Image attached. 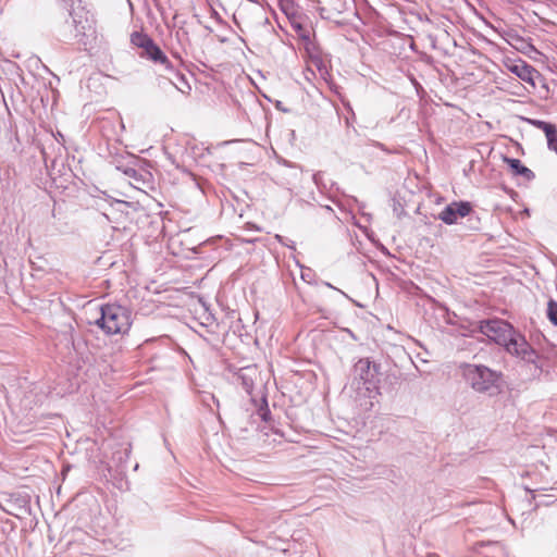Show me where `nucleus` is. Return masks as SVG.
<instances>
[{
    "mask_svg": "<svg viewBox=\"0 0 557 557\" xmlns=\"http://www.w3.org/2000/svg\"><path fill=\"white\" fill-rule=\"evenodd\" d=\"M476 330L490 342L504 347L509 355L541 368L537 364L540 358L537 351L529 344L525 336L508 321L499 318L481 320L478 322Z\"/></svg>",
    "mask_w": 557,
    "mask_h": 557,
    "instance_id": "f257e3e1",
    "label": "nucleus"
},
{
    "mask_svg": "<svg viewBox=\"0 0 557 557\" xmlns=\"http://www.w3.org/2000/svg\"><path fill=\"white\" fill-rule=\"evenodd\" d=\"M460 369L465 382L475 393L494 397L503 392L504 375L502 372L475 363H463Z\"/></svg>",
    "mask_w": 557,
    "mask_h": 557,
    "instance_id": "f03ea898",
    "label": "nucleus"
},
{
    "mask_svg": "<svg viewBox=\"0 0 557 557\" xmlns=\"http://www.w3.org/2000/svg\"><path fill=\"white\" fill-rule=\"evenodd\" d=\"M381 377V363L360 358L352 366L350 386L360 396L375 398L380 395Z\"/></svg>",
    "mask_w": 557,
    "mask_h": 557,
    "instance_id": "7ed1b4c3",
    "label": "nucleus"
},
{
    "mask_svg": "<svg viewBox=\"0 0 557 557\" xmlns=\"http://www.w3.org/2000/svg\"><path fill=\"white\" fill-rule=\"evenodd\" d=\"M95 324L107 335L125 334L132 325V311L119 304H104Z\"/></svg>",
    "mask_w": 557,
    "mask_h": 557,
    "instance_id": "20e7f679",
    "label": "nucleus"
},
{
    "mask_svg": "<svg viewBox=\"0 0 557 557\" xmlns=\"http://www.w3.org/2000/svg\"><path fill=\"white\" fill-rule=\"evenodd\" d=\"M70 15L72 20L65 22L62 37L64 41H74L86 48L95 39L96 30L92 22L88 17L83 18L72 12Z\"/></svg>",
    "mask_w": 557,
    "mask_h": 557,
    "instance_id": "39448f33",
    "label": "nucleus"
},
{
    "mask_svg": "<svg viewBox=\"0 0 557 557\" xmlns=\"http://www.w3.org/2000/svg\"><path fill=\"white\" fill-rule=\"evenodd\" d=\"M131 44L139 49L140 58L147 59L156 64L164 67V71H173V64L162 51V49L154 42V40L144 32H134L131 34Z\"/></svg>",
    "mask_w": 557,
    "mask_h": 557,
    "instance_id": "423d86ee",
    "label": "nucleus"
},
{
    "mask_svg": "<svg viewBox=\"0 0 557 557\" xmlns=\"http://www.w3.org/2000/svg\"><path fill=\"white\" fill-rule=\"evenodd\" d=\"M459 218H467V227L470 231L480 230V219L474 214L471 202L469 201H454L447 205L440 213L437 219L447 225H453L458 222Z\"/></svg>",
    "mask_w": 557,
    "mask_h": 557,
    "instance_id": "0eeeda50",
    "label": "nucleus"
},
{
    "mask_svg": "<svg viewBox=\"0 0 557 557\" xmlns=\"http://www.w3.org/2000/svg\"><path fill=\"white\" fill-rule=\"evenodd\" d=\"M505 67L516 75L521 81L530 84L533 88H535V77H542L541 73L531 64L522 59L505 61Z\"/></svg>",
    "mask_w": 557,
    "mask_h": 557,
    "instance_id": "6e6552de",
    "label": "nucleus"
},
{
    "mask_svg": "<svg viewBox=\"0 0 557 557\" xmlns=\"http://www.w3.org/2000/svg\"><path fill=\"white\" fill-rule=\"evenodd\" d=\"M504 162L508 165L511 173L515 176H521L525 181L530 182L534 180L535 174L529 168H527L519 159L510 158L507 156L503 157Z\"/></svg>",
    "mask_w": 557,
    "mask_h": 557,
    "instance_id": "1a4fd4ad",
    "label": "nucleus"
},
{
    "mask_svg": "<svg viewBox=\"0 0 557 557\" xmlns=\"http://www.w3.org/2000/svg\"><path fill=\"white\" fill-rule=\"evenodd\" d=\"M255 373V369L247 367V368H240L236 373L235 377L238 383L244 387V389L248 393L253 387V377L252 374Z\"/></svg>",
    "mask_w": 557,
    "mask_h": 557,
    "instance_id": "9d476101",
    "label": "nucleus"
},
{
    "mask_svg": "<svg viewBox=\"0 0 557 557\" xmlns=\"http://www.w3.org/2000/svg\"><path fill=\"white\" fill-rule=\"evenodd\" d=\"M165 72L168 73L166 78L173 86H175L176 89H178L182 92H185V90L183 89V87L181 85L186 86L188 90L190 89V86L188 85V82H187L185 75L183 73H181L180 71L175 70L174 66H173V71H165Z\"/></svg>",
    "mask_w": 557,
    "mask_h": 557,
    "instance_id": "9b49d317",
    "label": "nucleus"
},
{
    "mask_svg": "<svg viewBox=\"0 0 557 557\" xmlns=\"http://www.w3.org/2000/svg\"><path fill=\"white\" fill-rule=\"evenodd\" d=\"M527 492L530 493V502H534V508H537L540 506H549L553 503L556 502V498H554L553 495H546V494H536L535 490H530L529 487H525Z\"/></svg>",
    "mask_w": 557,
    "mask_h": 557,
    "instance_id": "f8f14e48",
    "label": "nucleus"
},
{
    "mask_svg": "<svg viewBox=\"0 0 557 557\" xmlns=\"http://www.w3.org/2000/svg\"><path fill=\"white\" fill-rule=\"evenodd\" d=\"M547 147L557 153V126L553 125L546 133Z\"/></svg>",
    "mask_w": 557,
    "mask_h": 557,
    "instance_id": "ddd939ff",
    "label": "nucleus"
},
{
    "mask_svg": "<svg viewBox=\"0 0 557 557\" xmlns=\"http://www.w3.org/2000/svg\"><path fill=\"white\" fill-rule=\"evenodd\" d=\"M0 508L8 515L18 517V513L15 511L16 508L13 502V495L9 498H5L2 503H0Z\"/></svg>",
    "mask_w": 557,
    "mask_h": 557,
    "instance_id": "4468645a",
    "label": "nucleus"
},
{
    "mask_svg": "<svg viewBox=\"0 0 557 557\" xmlns=\"http://www.w3.org/2000/svg\"><path fill=\"white\" fill-rule=\"evenodd\" d=\"M292 27L297 33L299 38H301L302 40H306V41L310 40V30L307 27H305L302 24H300L299 22L293 21Z\"/></svg>",
    "mask_w": 557,
    "mask_h": 557,
    "instance_id": "2eb2a0df",
    "label": "nucleus"
},
{
    "mask_svg": "<svg viewBox=\"0 0 557 557\" xmlns=\"http://www.w3.org/2000/svg\"><path fill=\"white\" fill-rule=\"evenodd\" d=\"M547 318L557 326V301L550 299L547 304Z\"/></svg>",
    "mask_w": 557,
    "mask_h": 557,
    "instance_id": "dca6fc26",
    "label": "nucleus"
},
{
    "mask_svg": "<svg viewBox=\"0 0 557 557\" xmlns=\"http://www.w3.org/2000/svg\"><path fill=\"white\" fill-rule=\"evenodd\" d=\"M258 416L264 422H268L271 419V411L265 398L262 399V405L258 409Z\"/></svg>",
    "mask_w": 557,
    "mask_h": 557,
    "instance_id": "f3484780",
    "label": "nucleus"
},
{
    "mask_svg": "<svg viewBox=\"0 0 557 557\" xmlns=\"http://www.w3.org/2000/svg\"><path fill=\"white\" fill-rule=\"evenodd\" d=\"M530 123L536 128L544 132V134L554 125L553 123L545 122L542 120H531Z\"/></svg>",
    "mask_w": 557,
    "mask_h": 557,
    "instance_id": "a211bd4d",
    "label": "nucleus"
},
{
    "mask_svg": "<svg viewBox=\"0 0 557 557\" xmlns=\"http://www.w3.org/2000/svg\"><path fill=\"white\" fill-rule=\"evenodd\" d=\"M13 502L15 504V508L16 509H26V507L28 506V496H13Z\"/></svg>",
    "mask_w": 557,
    "mask_h": 557,
    "instance_id": "6ab92c4d",
    "label": "nucleus"
},
{
    "mask_svg": "<svg viewBox=\"0 0 557 557\" xmlns=\"http://www.w3.org/2000/svg\"><path fill=\"white\" fill-rule=\"evenodd\" d=\"M275 239L278 243H281L282 245L288 247L289 249L296 250V246H295V243L293 240H290V239H288V238H286V237H284L282 235H278V234L275 235Z\"/></svg>",
    "mask_w": 557,
    "mask_h": 557,
    "instance_id": "aec40b11",
    "label": "nucleus"
},
{
    "mask_svg": "<svg viewBox=\"0 0 557 557\" xmlns=\"http://www.w3.org/2000/svg\"><path fill=\"white\" fill-rule=\"evenodd\" d=\"M176 37L180 41H183V40H189L188 38V32L185 30V28L183 26H180L177 32H176Z\"/></svg>",
    "mask_w": 557,
    "mask_h": 557,
    "instance_id": "412c9836",
    "label": "nucleus"
},
{
    "mask_svg": "<svg viewBox=\"0 0 557 557\" xmlns=\"http://www.w3.org/2000/svg\"><path fill=\"white\" fill-rule=\"evenodd\" d=\"M322 177H323V173L322 172H318V173L313 174L312 178H313V182L315 183L317 186L321 185Z\"/></svg>",
    "mask_w": 557,
    "mask_h": 557,
    "instance_id": "4be33fe9",
    "label": "nucleus"
},
{
    "mask_svg": "<svg viewBox=\"0 0 557 557\" xmlns=\"http://www.w3.org/2000/svg\"><path fill=\"white\" fill-rule=\"evenodd\" d=\"M324 285H325V286H327L329 288H333V289H335V290L339 292L344 297H346V298L350 299V298H349V296H348L346 293H344L343 290H341V289H338V288L334 287L331 283H329V282H324Z\"/></svg>",
    "mask_w": 557,
    "mask_h": 557,
    "instance_id": "5701e85b",
    "label": "nucleus"
},
{
    "mask_svg": "<svg viewBox=\"0 0 557 557\" xmlns=\"http://www.w3.org/2000/svg\"><path fill=\"white\" fill-rule=\"evenodd\" d=\"M275 108L282 112H288V109L284 108L281 101H276Z\"/></svg>",
    "mask_w": 557,
    "mask_h": 557,
    "instance_id": "b1692460",
    "label": "nucleus"
},
{
    "mask_svg": "<svg viewBox=\"0 0 557 557\" xmlns=\"http://www.w3.org/2000/svg\"><path fill=\"white\" fill-rule=\"evenodd\" d=\"M57 141L63 146L64 143V136L58 132V137H55Z\"/></svg>",
    "mask_w": 557,
    "mask_h": 557,
    "instance_id": "393cba45",
    "label": "nucleus"
},
{
    "mask_svg": "<svg viewBox=\"0 0 557 557\" xmlns=\"http://www.w3.org/2000/svg\"><path fill=\"white\" fill-rule=\"evenodd\" d=\"M124 173H125L126 175H128V176H135V174H136V170H134V169H127V170H125V171H124Z\"/></svg>",
    "mask_w": 557,
    "mask_h": 557,
    "instance_id": "a878e982",
    "label": "nucleus"
},
{
    "mask_svg": "<svg viewBox=\"0 0 557 557\" xmlns=\"http://www.w3.org/2000/svg\"><path fill=\"white\" fill-rule=\"evenodd\" d=\"M42 154H44V159H45V161L47 162V160H48V159H47V153H46V151H45V150L42 151Z\"/></svg>",
    "mask_w": 557,
    "mask_h": 557,
    "instance_id": "bb28decb",
    "label": "nucleus"
},
{
    "mask_svg": "<svg viewBox=\"0 0 557 557\" xmlns=\"http://www.w3.org/2000/svg\"><path fill=\"white\" fill-rule=\"evenodd\" d=\"M55 163H57V159L54 158V159H52V161H51L52 166H54V165H55Z\"/></svg>",
    "mask_w": 557,
    "mask_h": 557,
    "instance_id": "cd10ccee",
    "label": "nucleus"
},
{
    "mask_svg": "<svg viewBox=\"0 0 557 557\" xmlns=\"http://www.w3.org/2000/svg\"><path fill=\"white\" fill-rule=\"evenodd\" d=\"M212 399L216 403V405L219 406V401L215 399V396L212 395Z\"/></svg>",
    "mask_w": 557,
    "mask_h": 557,
    "instance_id": "c85d7f7f",
    "label": "nucleus"
}]
</instances>
